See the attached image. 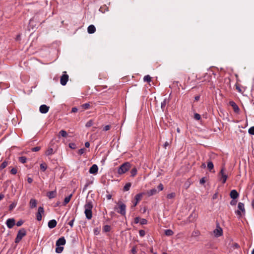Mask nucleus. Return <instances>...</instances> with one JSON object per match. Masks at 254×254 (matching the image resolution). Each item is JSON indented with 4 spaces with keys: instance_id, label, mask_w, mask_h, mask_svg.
<instances>
[{
    "instance_id": "774afa93",
    "label": "nucleus",
    "mask_w": 254,
    "mask_h": 254,
    "mask_svg": "<svg viewBox=\"0 0 254 254\" xmlns=\"http://www.w3.org/2000/svg\"><path fill=\"white\" fill-rule=\"evenodd\" d=\"M252 205L253 208L254 209V199L252 201Z\"/></svg>"
},
{
    "instance_id": "3c124183",
    "label": "nucleus",
    "mask_w": 254,
    "mask_h": 254,
    "mask_svg": "<svg viewBox=\"0 0 254 254\" xmlns=\"http://www.w3.org/2000/svg\"><path fill=\"white\" fill-rule=\"evenodd\" d=\"M140 218L139 217H136L134 218V223L137 224L140 223Z\"/></svg>"
},
{
    "instance_id": "5fc2aeb1",
    "label": "nucleus",
    "mask_w": 254,
    "mask_h": 254,
    "mask_svg": "<svg viewBox=\"0 0 254 254\" xmlns=\"http://www.w3.org/2000/svg\"><path fill=\"white\" fill-rule=\"evenodd\" d=\"M75 144L74 143H69V146L70 148L72 149H74L75 148Z\"/></svg>"
},
{
    "instance_id": "a211bd4d",
    "label": "nucleus",
    "mask_w": 254,
    "mask_h": 254,
    "mask_svg": "<svg viewBox=\"0 0 254 254\" xmlns=\"http://www.w3.org/2000/svg\"><path fill=\"white\" fill-rule=\"evenodd\" d=\"M57 195V191L56 190L49 191L47 193V196L49 197L50 199H52L55 198Z\"/></svg>"
},
{
    "instance_id": "20e7f679",
    "label": "nucleus",
    "mask_w": 254,
    "mask_h": 254,
    "mask_svg": "<svg viewBox=\"0 0 254 254\" xmlns=\"http://www.w3.org/2000/svg\"><path fill=\"white\" fill-rule=\"evenodd\" d=\"M238 210L236 211V213L237 215L241 217L242 213L244 214L246 212L244 204L242 202H239L238 205Z\"/></svg>"
},
{
    "instance_id": "4468645a",
    "label": "nucleus",
    "mask_w": 254,
    "mask_h": 254,
    "mask_svg": "<svg viewBox=\"0 0 254 254\" xmlns=\"http://www.w3.org/2000/svg\"><path fill=\"white\" fill-rule=\"evenodd\" d=\"M49 110V107L47 106L46 105H42L40 106L39 108V111L40 113L42 114L47 113Z\"/></svg>"
},
{
    "instance_id": "a878e982",
    "label": "nucleus",
    "mask_w": 254,
    "mask_h": 254,
    "mask_svg": "<svg viewBox=\"0 0 254 254\" xmlns=\"http://www.w3.org/2000/svg\"><path fill=\"white\" fill-rule=\"evenodd\" d=\"M207 167L208 169L210 171H211V170L214 168V165H213V164L212 162L211 161L208 162V163H207Z\"/></svg>"
},
{
    "instance_id": "37998d69",
    "label": "nucleus",
    "mask_w": 254,
    "mask_h": 254,
    "mask_svg": "<svg viewBox=\"0 0 254 254\" xmlns=\"http://www.w3.org/2000/svg\"><path fill=\"white\" fill-rule=\"evenodd\" d=\"M194 118L196 120H199L201 118V117H200V115L198 114V113H195L194 114Z\"/></svg>"
},
{
    "instance_id": "f8f14e48",
    "label": "nucleus",
    "mask_w": 254,
    "mask_h": 254,
    "mask_svg": "<svg viewBox=\"0 0 254 254\" xmlns=\"http://www.w3.org/2000/svg\"><path fill=\"white\" fill-rule=\"evenodd\" d=\"M66 243V241L64 237H62L60 238L57 241L56 243V245L57 247H59L60 246L64 245Z\"/></svg>"
},
{
    "instance_id": "412c9836",
    "label": "nucleus",
    "mask_w": 254,
    "mask_h": 254,
    "mask_svg": "<svg viewBox=\"0 0 254 254\" xmlns=\"http://www.w3.org/2000/svg\"><path fill=\"white\" fill-rule=\"evenodd\" d=\"M158 192V191L156 189H151L147 192V194L148 196H150L152 195H153L154 194H156Z\"/></svg>"
},
{
    "instance_id": "39448f33",
    "label": "nucleus",
    "mask_w": 254,
    "mask_h": 254,
    "mask_svg": "<svg viewBox=\"0 0 254 254\" xmlns=\"http://www.w3.org/2000/svg\"><path fill=\"white\" fill-rule=\"evenodd\" d=\"M119 210H117V212L122 215H125L126 213V205L122 202L118 203Z\"/></svg>"
},
{
    "instance_id": "ea45409f",
    "label": "nucleus",
    "mask_w": 254,
    "mask_h": 254,
    "mask_svg": "<svg viewBox=\"0 0 254 254\" xmlns=\"http://www.w3.org/2000/svg\"><path fill=\"white\" fill-rule=\"evenodd\" d=\"M140 223L141 225L146 224L147 223V220L146 219L140 218Z\"/></svg>"
},
{
    "instance_id": "aec40b11",
    "label": "nucleus",
    "mask_w": 254,
    "mask_h": 254,
    "mask_svg": "<svg viewBox=\"0 0 254 254\" xmlns=\"http://www.w3.org/2000/svg\"><path fill=\"white\" fill-rule=\"evenodd\" d=\"M29 205L31 208H35L37 206V200L34 198L31 199Z\"/></svg>"
},
{
    "instance_id": "338daca9",
    "label": "nucleus",
    "mask_w": 254,
    "mask_h": 254,
    "mask_svg": "<svg viewBox=\"0 0 254 254\" xmlns=\"http://www.w3.org/2000/svg\"><path fill=\"white\" fill-rule=\"evenodd\" d=\"M4 197V195L2 194H0V200H1Z\"/></svg>"
},
{
    "instance_id": "7c9ffc66",
    "label": "nucleus",
    "mask_w": 254,
    "mask_h": 254,
    "mask_svg": "<svg viewBox=\"0 0 254 254\" xmlns=\"http://www.w3.org/2000/svg\"><path fill=\"white\" fill-rule=\"evenodd\" d=\"M59 134L60 135H61L62 136H63L64 137H66L67 136V132L64 130H61L60 131Z\"/></svg>"
},
{
    "instance_id": "8fccbe9b",
    "label": "nucleus",
    "mask_w": 254,
    "mask_h": 254,
    "mask_svg": "<svg viewBox=\"0 0 254 254\" xmlns=\"http://www.w3.org/2000/svg\"><path fill=\"white\" fill-rule=\"evenodd\" d=\"M163 185L162 184H160L158 186V192L159 191H161L163 190Z\"/></svg>"
},
{
    "instance_id": "dca6fc26",
    "label": "nucleus",
    "mask_w": 254,
    "mask_h": 254,
    "mask_svg": "<svg viewBox=\"0 0 254 254\" xmlns=\"http://www.w3.org/2000/svg\"><path fill=\"white\" fill-rule=\"evenodd\" d=\"M57 224V222L56 220L55 219H52L49 221L48 226L49 228L52 229V228H55Z\"/></svg>"
},
{
    "instance_id": "e2e57ef3",
    "label": "nucleus",
    "mask_w": 254,
    "mask_h": 254,
    "mask_svg": "<svg viewBox=\"0 0 254 254\" xmlns=\"http://www.w3.org/2000/svg\"><path fill=\"white\" fill-rule=\"evenodd\" d=\"M200 96L199 95H197L194 97V99L195 101H197L199 100Z\"/></svg>"
},
{
    "instance_id": "052dcab7",
    "label": "nucleus",
    "mask_w": 254,
    "mask_h": 254,
    "mask_svg": "<svg viewBox=\"0 0 254 254\" xmlns=\"http://www.w3.org/2000/svg\"><path fill=\"white\" fill-rule=\"evenodd\" d=\"M205 182V178H202L201 179H200V184H203Z\"/></svg>"
},
{
    "instance_id": "473e14b6",
    "label": "nucleus",
    "mask_w": 254,
    "mask_h": 254,
    "mask_svg": "<svg viewBox=\"0 0 254 254\" xmlns=\"http://www.w3.org/2000/svg\"><path fill=\"white\" fill-rule=\"evenodd\" d=\"M19 161L22 163H25L27 161V158L25 156H21L19 157Z\"/></svg>"
},
{
    "instance_id": "cd10ccee",
    "label": "nucleus",
    "mask_w": 254,
    "mask_h": 254,
    "mask_svg": "<svg viewBox=\"0 0 254 254\" xmlns=\"http://www.w3.org/2000/svg\"><path fill=\"white\" fill-rule=\"evenodd\" d=\"M173 232L170 229H167L165 231V234L167 236H170L173 235Z\"/></svg>"
},
{
    "instance_id": "4be33fe9",
    "label": "nucleus",
    "mask_w": 254,
    "mask_h": 254,
    "mask_svg": "<svg viewBox=\"0 0 254 254\" xmlns=\"http://www.w3.org/2000/svg\"><path fill=\"white\" fill-rule=\"evenodd\" d=\"M200 231L198 230H195L193 231H192V232L191 233V237L196 238V237H198L199 236H200Z\"/></svg>"
},
{
    "instance_id": "a19ab883",
    "label": "nucleus",
    "mask_w": 254,
    "mask_h": 254,
    "mask_svg": "<svg viewBox=\"0 0 254 254\" xmlns=\"http://www.w3.org/2000/svg\"><path fill=\"white\" fill-rule=\"evenodd\" d=\"M248 132L252 135H254V126L251 127L248 130Z\"/></svg>"
},
{
    "instance_id": "79ce46f5",
    "label": "nucleus",
    "mask_w": 254,
    "mask_h": 254,
    "mask_svg": "<svg viewBox=\"0 0 254 254\" xmlns=\"http://www.w3.org/2000/svg\"><path fill=\"white\" fill-rule=\"evenodd\" d=\"M93 123L92 120H89L86 123L85 126L87 127H90L93 125Z\"/></svg>"
},
{
    "instance_id": "4d7b16f0",
    "label": "nucleus",
    "mask_w": 254,
    "mask_h": 254,
    "mask_svg": "<svg viewBox=\"0 0 254 254\" xmlns=\"http://www.w3.org/2000/svg\"><path fill=\"white\" fill-rule=\"evenodd\" d=\"M236 203H237V201L234 200H232L230 202V204L231 205H236Z\"/></svg>"
},
{
    "instance_id": "e433bc0d",
    "label": "nucleus",
    "mask_w": 254,
    "mask_h": 254,
    "mask_svg": "<svg viewBox=\"0 0 254 254\" xmlns=\"http://www.w3.org/2000/svg\"><path fill=\"white\" fill-rule=\"evenodd\" d=\"M167 103V99H164L162 102H161V109L162 110H164V109L165 108L166 105V104Z\"/></svg>"
},
{
    "instance_id": "f257e3e1",
    "label": "nucleus",
    "mask_w": 254,
    "mask_h": 254,
    "mask_svg": "<svg viewBox=\"0 0 254 254\" xmlns=\"http://www.w3.org/2000/svg\"><path fill=\"white\" fill-rule=\"evenodd\" d=\"M84 213L87 219L90 220L92 217V209L93 208L92 202L91 201H87L84 205Z\"/></svg>"
},
{
    "instance_id": "5701e85b",
    "label": "nucleus",
    "mask_w": 254,
    "mask_h": 254,
    "mask_svg": "<svg viewBox=\"0 0 254 254\" xmlns=\"http://www.w3.org/2000/svg\"><path fill=\"white\" fill-rule=\"evenodd\" d=\"M72 195V194H71L65 197V198L64 199V204H63L64 205H65L69 202Z\"/></svg>"
},
{
    "instance_id": "423d86ee",
    "label": "nucleus",
    "mask_w": 254,
    "mask_h": 254,
    "mask_svg": "<svg viewBox=\"0 0 254 254\" xmlns=\"http://www.w3.org/2000/svg\"><path fill=\"white\" fill-rule=\"evenodd\" d=\"M219 177H220V180L222 181L223 184L226 183L228 176L224 173V168L223 167L221 169V171L219 173Z\"/></svg>"
},
{
    "instance_id": "393cba45",
    "label": "nucleus",
    "mask_w": 254,
    "mask_h": 254,
    "mask_svg": "<svg viewBox=\"0 0 254 254\" xmlns=\"http://www.w3.org/2000/svg\"><path fill=\"white\" fill-rule=\"evenodd\" d=\"M54 150L52 148H49L46 151V155L47 156L51 155L53 154H54Z\"/></svg>"
},
{
    "instance_id": "c03bdc74",
    "label": "nucleus",
    "mask_w": 254,
    "mask_h": 254,
    "mask_svg": "<svg viewBox=\"0 0 254 254\" xmlns=\"http://www.w3.org/2000/svg\"><path fill=\"white\" fill-rule=\"evenodd\" d=\"M41 147L40 146H36L31 149V150L33 152H37L40 150Z\"/></svg>"
},
{
    "instance_id": "13d9d810",
    "label": "nucleus",
    "mask_w": 254,
    "mask_h": 254,
    "mask_svg": "<svg viewBox=\"0 0 254 254\" xmlns=\"http://www.w3.org/2000/svg\"><path fill=\"white\" fill-rule=\"evenodd\" d=\"M131 252L133 254H135L136 253V250L135 247L132 248L131 249Z\"/></svg>"
},
{
    "instance_id": "0e129e2a",
    "label": "nucleus",
    "mask_w": 254,
    "mask_h": 254,
    "mask_svg": "<svg viewBox=\"0 0 254 254\" xmlns=\"http://www.w3.org/2000/svg\"><path fill=\"white\" fill-rule=\"evenodd\" d=\"M106 197L108 199H111L112 195L111 194H108L107 195Z\"/></svg>"
},
{
    "instance_id": "c9c22d12",
    "label": "nucleus",
    "mask_w": 254,
    "mask_h": 254,
    "mask_svg": "<svg viewBox=\"0 0 254 254\" xmlns=\"http://www.w3.org/2000/svg\"><path fill=\"white\" fill-rule=\"evenodd\" d=\"M47 168V166L46 163H42L40 164V169L44 172Z\"/></svg>"
},
{
    "instance_id": "c85d7f7f",
    "label": "nucleus",
    "mask_w": 254,
    "mask_h": 254,
    "mask_svg": "<svg viewBox=\"0 0 254 254\" xmlns=\"http://www.w3.org/2000/svg\"><path fill=\"white\" fill-rule=\"evenodd\" d=\"M8 165V162L6 161H3L0 165V169L2 170L5 168Z\"/></svg>"
},
{
    "instance_id": "2f4dec72",
    "label": "nucleus",
    "mask_w": 254,
    "mask_h": 254,
    "mask_svg": "<svg viewBox=\"0 0 254 254\" xmlns=\"http://www.w3.org/2000/svg\"><path fill=\"white\" fill-rule=\"evenodd\" d=\"M63 250H64V247H63L59 246V247H57V248H56V252L58 254H60V253H62Z\"/></svg>"
},
{
    "instance_id": "49530a36",
    "label": "nucleus",
    "mask_w": 254,
    "mask_h": 254,
    "mask_svg": "<svg viewBox=\"0 0 254 254\" xmlns=\"http://www.w3.org/2000/svg\"><path fill=\"white\" fill-rule=\"evenodd\" d=\"M85 151L86 150L85 148H81L78 150V153L80 155H82L85 152Z\"/></svg>"
},
{
    "instance_id": "603ef678",
    "label": "nucleus",
    "mask_w": 254,
    "mask_h": 254,
    "mask_svg": "<svg viewBox=\"0 0 254 254\" xmlns=\"http://www.w3.org/2000/svg\"><path fill=\"white\" fill-rule=\"evenodd\" d=\"M111 128V127L109 125H107L105 126L103 128V130L104 131H107L109 130Z\"/></svg>"
},
{
    "instance_id": "1a4fd4ad",
    "label": "nucleus",
    "mask_w": 254,
    "mask_h": 254,
    "mask_svg": "<svg viewBox=\"0 0 254 254\" xmlns=\"http://www.w3.org/2000/svg\"><path fill=\"white\" fill-rule=\"evenodd\" d=\"M44 213V208L43 207H39L38 209V212L36 213V218L38 221L42 220V214Z\"/></svg>"
},
{
    "instance_id": "9b49d317",
    "label": "nucleus",
    "mask_w": 254,
    "mask_h": 254,
    "mask_svg": "<svg viewBox=\"0 0 254 254\" xmlns=\"http://www.w3.org/2000/svg\"><path fill=\"white\" fill-rule=\"evenodd\" d=\"M6 224L7 227L8 228L11 229L14 226V225L15 224V220L13 218L8 219L6 220Z\"/></svg>"
},
{
    "instance_id": "864d4df0",
    "label": "nucleus",
    "mask_w": 254,
    "mask_h": 254,
    "mask_svg": "<svg viewBox=\"0 0 254 254\" xmlns=\"http://www.w3.org/2000/svg\"><path fill=\"white\" fill-rule=\"evenodd\" d=\"M74 219H72L71 220H70L69 222H68V225L71 227H72L73 226V223H74Z\"/></svg>"
},
{
    "instance_id": "bb28decb",
    "label": "nucleus",
    "mask_w": 254,
    "mask_h": 254,
    "mask_svg": "<svg viewBox=\"0 0 254 254\" xmlns=\"http://www.w3.org/2000/svg\"><path fill=\"white\" fill-rule=\"evenodd\" d=\"M131 186V184L130 183H128L127 184H126V185L124 187V190L125 191H128L130 189Z\"/></svg>"
},
{
    "instance_id": "58836bf2",
    "label": "nucleus",
    "mask_w": 254,
    "mask_h": 254,
    "mask_svg": "<svg viewBox=\"0 0 254 254\" xmlns=\"http://www.w3.org/2000/svg\"><path fill=\"white\" fill-rule=\"evenodd\" d=\"M100 229L99 228H96L94 229V234L95 235H98L100 234Z\"/></svg>"
},
{
    "instance_id": "f03ea898",
    "label": "nucleus",
    "mask_w": 254,
    "mask_h": 254,
    "mask_svg": "<svg viewBox=\"0 0 254 254\" xmlns=\"http://www.w3.org/2000/svg\"><path fill=\"white\" fill-rule=\"evenodd\" d=\"M131 167V165L129 162H126L123 163L118 169V173L120 175H122L126 173L129 170Z\"/></svg>"
},
{
    "instance_id": "9d476101",
    "label": "nucleus",
    "mask_w": 254,
    "mask_h": 254,
    "mask_svg": "<svg viewBox=\"0 0 254 254\" xmlns=\"http://www.w3.org/2000/svg\"><path fill=\"white\" fill-rule=\"evenodd\" d=\"M213 233L215 237H220L223 234L222 229L219 226H217L216 229L214 230Z\"/></svg>"
},
{
    "instance_id": "b1692460",
    "label": "nucleus",
    "mask_w": 254,
    "mask_h": 254,
    "mask_svg": "<svg viewBox=\"0 0 254 254\" xmlns=\"http://www.w3.org/2000/svg\"><path fill=\"white\" fill-rule=\"evenodd\" d=\"M111 228L110 225H106L103 228V230L104 232H109L111 231Z\"/></svg>"
},
{
    "instance_id": "f704fd0d",
    "label": "nucleus",
    "mask_w": 254,
    "mask_h": 254,
    "mask_svg": "<svg viewBox=\"0 0 254 254\" xmlns=\"http://www.w3.org/2000/svg\"><path fill=\"white\" fill-rule=\"evenodd\" d=\"M143 80L145 82H150L151 81V77L149 75H146L144 76Z\"/></svg>"
},
{
    "instance_id": "6e6d98bb",
    "label": "nucleus",
    "mask_w": 254,
    "mask_h": 254,
    "mask_svg": "<svg viewBox=\"0 0 254 254\" xmlns=\"http://www.w3.org/2000/svg\"><path fill=\"white\" fill-rule=\"evenodd\" d=\"M78 111V109L76 107H73L72 108L71 112L72 113H76Z\"/></svg>"
},
{
    "instance_id": "2eb2a0df",
    "label": "nucleus",
    "mask_w": 254,
    "mask_h": 254,
    "mask_svg": "<svg viewBox=\"0 0 254 254\" xmlns=\"http://www.w3.org/2000/svg\"><path fill=\"white\" fill-rule=\"evenodd\" d=\"M98 171V166L96 164L93 165L89 169V172L92 174H97Z\"/></svg>"
},
{
    "instance_id": "7ed1b4c3",
    "label": "nucleus",
    "mask_w": 254,
    "mask_h": 254,
    "mask_svg": "<svg viewBox=\"0 0 254 254\" xmlns=\"http://www.w3.org/2000/svg\"><path fill=\"white\" fill-rule=\"evenodd\" d=\"M26 235V230L24 229H21L17 233V236L15 239V243H18L21 239Z\"/></svg>"
},
{
    "instance_id": "0eeeda50",
    "label": "nucleus",
    "mask_w": 254,
    "mask_h": 254,
    "mask_svg": "<svg viewBox=\"0 0 254 254\" xmlns=\"http://www.w3.org/2000/svg\"><path fill=\"white\" fill-rule=\"evenodd\" d=\"M63 73L64 74L61 77L60 83L62 85L64 86L68 80V75L66 74V71H64Z\"/></svg>"
},
{
    "instance_id": "bf43d9fd",
    "label": "nucleus",
    "mask_w": 254,
    "mask_h": 254,
    "mask_svg": "<svg viewBox=\"0 0 254 254\" xmlns=\"http://www.w3.org/2000/svg\"><path fill=\"white\" fill-rule=\"evenodd\" d=\"M27 182L28 183L30 184L33 182V179L31 178L28 177L27 178Z\"/></svg>"
},
{
    "instance_id": "680f3d73",
    "label": "nucleus",
    "mask_w": 254,
    "mask_h": 254,
    "mask_svg": "<svg viewBox=\"0 0 254 254\" xmlns=\"http://www.w3.org/2000/svg\"><path fill=\"white\" fill-rule=\"evenodd\" d=\"M85 146L87 148H88L90 146V143L89 142H86L85 143Z\"/></svg>"
},
{
    "instance_id": "6ab92c4d",
    "label": "nucleus",
    "mask_w": 254,
    "mask_h": 254,
    "mask_svg": "<svg viewBox=\"0 0 254 254\" xmlns=\"http://www.w3.org/2000/svg\"><path fill=\"white\" fill-rule=\"evenodd\" d=\"M96 31V28L94 25H90L88 27L87 31L89 34H93Z\"/></svg>"
},
{
    "instance_id": "de8ad7c7",
    "label": "nucleus",
    "mask_w": 254,
    "mask_h": 254,
    "mask_svg": "<svg viewBox=\"0 0 254 254\" xmlns=\"http://www.w3.org/2000/svg\"><path fill=\"white\" fill-rule=\"evenodd\" d=\"M23 223V221L22 220H19L16 224V226L19 227L21 226Z\"/></svg>"
},
{
    "instance_id": "f3484780",
    "label": "nucleus",
    "mask_w": 254,
    "mask_h": 254,
    "mask_svg": "<svg viewBox=\"0 0 254 254\" xmlns=\"http://www.w3.org/2000/svg\"><path fill=\"white\" fill-rule=\"evenodd\" d=\"M230 195L231 198L233 199H235L239 196V193L236 190H233L231 191Z\"/></svg>"
},
{
    "instance_id": "ddd939ff",
    "label": "nucleus",
    "mask_w": 254,
    "mask_h": 254,
    "mask_svg": "<svg viewBox=\"0 0 254 254\" xmlns=\"http://www.w3.org/2000/svg\"><path fill=\"white\" fill-rule=\"evenodd\" d=\"M143 193H139L135 196V202H133V206L135 207L138 202L141 199Z\"/></svg>"
},
{
    "instance_id": "69168bd1",
    "label": "nucleus",
    "mask_w": 254,
    "mask_h": 254,
    "mask_svg": "<svg viewBox=\"0 0 254 254\" xmlns=\"http://www.w3.org/2000/svg\"><path fill=\"white\" fill-rule=\"evenodd\" d=\"M168 145H169V143H168L167 141L165 142V143H164V147H165V148H166V147H167V146H168Z\"/></svg>"
},
{
    "instance_id": "09e8293b",
    "label": "nucleus",
    "mask_w": 254,
    "mask_h": 254,
    "mask_svg": "<svg viewBox=\"0 0 254 254\" xmlns=\"http://www.w3.org/2000/svg\"><path fill=\"white\" fill-rule=\"evenodd\" d=\"M10 173L13 175H15L17 173L16 169L13 168L12 169H11Z\"/></svg>"
},
{
    "instance_id": "6e6552de",
    "label": "nucleus",
    "mask_w": 254,
    "mask_h": 254,
    "mask_svg": "<svg viewBox=\"0 0 254 254\" xmlns=\"http://www.w3.org/2000/svg\"><path fill=\"white\" fill-rule=\"evenodd\" d=\"M229 104L233 108L234 112L235 113L238 114L240 113V108L235 102L233 101H230L229 102Z\"/></svg>"
},
{
    "instance_id": "4c0bfd02",
    "label": "nucleus",
    "mask_w": 254,
    "mask_h": 254,
    "mask_svg": "<svg viewBox=\"0 0 254 254\" xmlns=\"http://www.w3.org/2000/svg\"><path fill=\"white\" fill-rule=\"evenodd\" d=\"M176 193L175 192H172L167 194V197L168 199H172L175 197Z\"/></svg>"
},
{
    "instance_id": "72a5a7b5",
    "label": "nucleus",
    "mask_w": 254,
    "mask_h": 254,
    "mask_svg": "<svg viewBox=\"0 0 254 254\" xmlns=\"http://www.w3.org/2000/svg\"><path fill=\"white\" fill-rule=\"evenodd\" d=\"M90 104L89 103H86L82 104L81 106V107L83 109H88L90 108Z\"/></svg>"
},
{
    "instance_id": "c756f323",
    "label": "nucleus",
    "mask_w": 254,
    "mask_h": 254,
    "mask_svg": "<svg viewBox=\"0 0 254 254\" xmlns=\"http://www.w3.org/2000/svg\"><path fill=\"white\" fill-rule=\"evenodd\" d=\"M137 172V171L136 168L134 167L132 168L130 171L131 176L134 177L136 175Z\"/></svg>"
},
{
    "instance_id": "a18cd8bd",
    "label": "nucleus",
    "mask_w": 254,
    "mask_h": 254,
    "mask_svg": "<svg viewBox=\"0 0 254 254\" xmlns=\"http://www.w3.org/2000/svg\"><path fill=\"white\" fill-rule=\"evenodd\" d=\"M139 234L140 237H144L145 235V232L143 230H140L139 231Z\"/></svg>"
}]
</instances>
